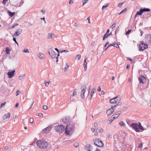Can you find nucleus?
Returning a JSON list of instances; mask_svg holds the SVG:
<instances>
[{"mask_svg": "<svg viewBox=\"0 0 151 151\" xmlns=\"http://www.w3.org/2000/svg\"><path fill=\"white\" fill-rule=\"evenodd\" d=\"M75 128V126L74 125L69 124L65 127V134L66 135H70L73 132Z\"/></svg>", "mask_w": 151, "mask_h": 151, "instance_id": "nucleus-1", "label": "nucleus"}, {"mask_svg": "<svg viewBox=\"0 0 151 151\" xmlns=\"http://www.w3.org/2000/svg\"><path fill=\"white\" fill-rule=\"evenodd\" d=\"M36 144L41 149L45 148L48 145L47 142L44 139H41L37 141Z\"/></svg>", "mask_w": 151, "mask_h": 151, "instance_id": "nucleus-2", "label": "nucleus"}, {"mask_svg": "<svg viewBox=\"0 0 151 151\" xmlns=\"http://www.w3.org/2000/svg\"><path fill=\"white\" fill-rule=\"evenodd\" d=\"M54 129L55 130H56V132H58L60 133H62L64 131L65 128L64 126L60 125L55 126Z\"/></svg>", "mask_w": 151, "mask_h": 151, "instance_id": "nucleus-3", "label": "nucleus"}, {"mask_svg": "<svg viewBox=\"0 0 151 151\" xmlns=\"http://www.w3.org/2000/svg\"><path fill=\"white\" fill-rule=\"evenodd\" d=\"M94 144L99 147H102L104 145L102 141L99 139L96 138L93 140Z\"/></svg>", "mask_w": 151, "mask_h": 151, "instance_id": "nucleus-4", "label": "nucleus"}, {"mask_svg": "<svg viewBox=\"0 0 151 151\" xmlns=\"http://www.w3.org/2000/svg\"><path fill=\"white\" fill-rule=\"evenodd\" d=\"M140 44L139 45V51H142L147 48L148 45L145 43L143 42L142 41L140 42Z\"/></svg>", "mask_w": 151, "mask_h": 151, "instance_id": "nucleus-5", "label": "nucleus"}, {"mask_svg": "<svg viewBox=\"0 0 151 151\" xmlns=\"http://www.w3.org/2000/svg\"><path fill=\"white\" fill-rule=\"evenodd\" d=\"M130 127H132L136 132H139V130L138 128V124L136 123H132L131 124Z\"/></svg>", "mask_w": 151, "mask_h": 151, "instance_id": "nucleus-6", "label": "nucleus"}, {"mask_svg": "<svg viewBox=\"0 0 151 151\" xmlns=\"http://www.w3.org/2000/svg\"><path fill=\"white\" fill-rule=\"evenodd\" d=\"M138 80L140 83L144 84L146 82V79L144 76L141 75L138 78Z\"/></svg>", "mask_w": 151, "mask_h": 151, "instance_id": "nucleus-7", "label": "nucleus"}, {"mask_svg": "<svg viewBox=\"0 0 151 151\" xmlns=\"http://www.w3.org/2000/svg\"><path fill=\"white\" fill-rule=\"evenodd\" d=\"M14 2H12V1H9V3L11 5H12L13 6H15V7H18L20 6L23 3L24 1H23L22 0L20 1V3H19V4L20 5H19L18 4H17V3L16 2V1L17 0H14Z\"/></svg>", "mask_w": 151, "mask_h": 151, "instance_id": "nucleus-8", "label": "nucleus"}, {"mask_svg": "<svg viewBox=\"0 0 151 151\" xmlns=\"http://www.w3.org/2000/svg\"><path fill=\"white\" fill-rule=\"evenodd\" d=\"M118 98L117 100H119V101H121V97H120V96H116L114 98H112L109 101L110 103L111 104H116V101H115V99Z\"/></svg>", "mask_w": 151, "mask_h": 151, "instance_id": "nucleus-9", "label": "nucleus"}, {"mask_svg": "<svg viewBox=\"0 0 151 151\" xmlns=\"http://www.w3.org/2000/svg\"><path fill=\"white\" fill-rule=\"evenodd\" d=\"M48 53L52 58H54L56 57V55L55 52L51 48L49 49Z\"/></svg>", "mask_w": 151, "mask_h": 151, "instance_id": "nucleus-10", "label": "nucleus"}, {"mask_svg": "<svg viewBox=\"0 0 151 151\" xmlns=\"http://www.w3.org/2000/svg\"><path fill=\"white\" fill-rule=\"evenodd\" d=\"M121 113V111H118L115 112L114 114L112 115L111 118L112 119H114L116 118H117L120 115Z\"/></svg>", "mask_w": 151, "mask_h": 151, "instance_id": "nucleus-11", "label": "nucleus"}, {"mask_svg": "<svg viewBox=\"0 0 151 151\" xmlns=\"http://www.w3.org/2000/svg\"><path fill=\"white\" fill-rule=\"evenodd\" d=\"M15 71V70H14L8 72L7 73L8 77L9 78L13 77L14 76Z\"/></svg>", "mask_w": 151, "mask_h": 151, "instance_id": "nucleus-12", "label": "nucleus"}, {"mask_svg": "<svg viewBox=\"0 0 151 151\" xmlns=\"http://www.w3.org/2000/svg\"><path fill=\"white\" fill-rule=\"evenodd\" d=\"M114 111L112 108L111 107L107 110L106 114L107 115H109L112 114Z\"/></svg>", "mask_w": 151, "mask_h": 151, "instance_id": "nucleus-13", "label": "nucleus"}, {"mask_svg": "<svg viewBox=\"0 0 151 151\" xmlns=\"http://www.w3.org/2000/svg\"><path fill=\"white\" fill-rule=\"evenodd\" d=\"M93 147L89 144H87L85 147V149L88 151H91L92 150Z\"/></svg>", "mask_w": 151, "mask_h": 151, "instance_id": "nucleus-14", "label": "nucleus"}, {"mask_svg": "<svg viewBox=\"0 0 151 151\" xmlns=\"http://www.w3.org/2000/svg\"><path fill=\"white\" fill-rule=\"evenodd\" d=\"M70 117L69 116H68L62 119V122L64 123H67L70 121Z\"/></svg>", "mask_w": 151, "mask_h": 151, "instance_id": "nucleus-15", "label": "nucleus"}, {"mask_svg": "<svg viewBox=\"0 0 151 151\" xmlns=\"http://www.w3.org/2000/svg\"><path fill=\"white\" fill-rule=\"evenodd\" d=\"M51 127L50 126H49L48 127H46V128L44 129L42 131L43 132L45 133H47L51 129Z\"/></svg>", "mask_w": 151, "mask_h": 151, "instance_id": "nucleus-16", "label": "nucleus"}, {"mask_svg": "<svg viewBox=\"0 0 151 151\" xmlns=\"http://www.w3.org/2000/svg\"><path fill=\"white\" fill-rule=\"evenodd\" d=\"M22 30L21 29H18L14 34V35L15 36H18L22 33Z\"/></svg>", "mask_w": 151, "mask_h": 151, "instance_id": "nucleus-17", "label": "nucleus"}, {"mask_svg": "<svg viewBox=\"0 0 151 151\" xmlns=\"http://www.w3.org/2000/svg\"><path fill=\"white\" fill-rule=\"evenodd\" d=\"M143 13V12H142V10L141 8L139 9V11H137V12L136 14L134 16V17H135V18H136L137 16V15H141Z\"/></svg>", "mask_w": 151, "mask_h": 151, "instance_id": "nucleus-18", "label": "nucleus"}, {"mask_svg": "<svg viewBox=\"0 0 151 151\" xmlns=\"http://www.w3.org/2000/svg\"><path fill=\"white\" fill-rule=\"evenodd\" d=\"M81 88L82 89V93H83L84 94L85 93V92L86 90V86L85 85L82 86Z\"/></svg>", "mask_w": 151, "mask_h": 151, "instance_id": "nucleus-19", "label": "nucleus"}, {"mask_svg": "<svg viewBox=\"0 0 151 151\" xmlns=\"http://www.w3.org/2000/svg\"><path fill=\"white\" fill-rule=\"evenodd\" d=\"M151 16L150 14L149 13H144L143 15V17L144 19H147L150 16Z\"/></svg>", "mask_w": 151, "mask_h": 151, "instance_id": "nucleus-20", "label": "nucleus"}, {"mask_svg": "<svg viewBox=\"0 0 151 151\" xmlns=\"http://www.w3.org/2000/svg\"><path fill=\"white\" fill-rule=\"evenodd\" d=\"M122 104V103L120 102H119V103L115 105L114 106H111V108H112L113 109L114 111L116 107L119 106H121Z\"/></svg>", "mask_w": 151, "mask_h": 151, "instance_id": "nucleus-21", "label": "nucleus"}, {"mask_svg": "<svg viewBox=\"0 0 151 151\" xmlns=\"http://www.w3.org/2000/svg\"><path fill=\"white\" fill-rule=\"evenodd\" d=\"M110 47L113 46L115 47H116L117 48H119V47L118 45V44H117L116 42H114L112 44H111L109 45Z\"/></svg>", "mask_w": 151, "mask_h": 151, "instance_id": "nucleus-22", "label": "nucleus"}, {"mask_svg": "<svg viewBox=\"0 0 151 151\" xmlns=\"http://www.w3.org/2000/svg\"><path fill=\"white\" fill-rule=\"evenodd\" d=\"M48 39H51L55 36V35L53 33H49L47 35Z\"/></svg>", "mask_w": 151, "mask_h": 151, "instance_id": "nucleus-23", "label": "nucleus"}, {"mask_svg": "<svg viewBox=\"0 0 151 151\" xmlns=\"http://www.w3.org/2000/svg\"><path fill=\"white\" fill-rule=\"evenodd\" d=\"M38 56L40 58L42 59H45V58L44 55L41 53H39L38 54Z\"/></svg>", "mask_w": 151, "mask_h": 151, "instance_id": "nucleus-24", "label": "nucleus"}, {"mask_svg": "<svg viewBox=\"0 0 151 151\" xmlns=\"http://www.w3.org/2000/svg\"><path fill=\"white\" fill-rule=\"evenodd\" d=\"M11 49L8 47H6V54H9Z\"/></svg>", "mask_w": 151, "mask_h": 151, "instance_id": "nucleus-25", "label": "nucleus"}, {"mask_svg": "<svg viewBox=\"0 0 151 151\" xmlns=\"http://www.w3.org/2000/svg\"><path fill=\"white\" fill-rule=\"evenodd\" d=\"M142 10V11L143 12H149L150 10V9L149 8H141Z\"/></svg>", "mask_w": 151, "mask_h": 151, "instance_id": "nucleus-26", "label": "nucleus"}, {"mask_svg": "<svg viewBox=\"0 0 151 151\" xmlns=\"http://www.w3.org/2000/svg\"><path fill=\"white\" fill-rule=\"evenodd\" d=\"M65 67L63 68L65 72L68 69L69 67V65L67 63H65Z\"/></svg>", "mask_w": 151, "mask_h": 151, "instance_id": "nucleus-27", "label": "nucleus"}, {"mask_svg": "<svg viewBox=\"0 0 151 151\" xmlns=\"http://www.w3.org/2000/svg\"><path fill=\"white\" fill-rule=\"evenodd\" d=\"M8 12L9 16L10 17H13L15 14V12H12L9 11H8Z\"/></svg>", "mask_w": 151, "mask_h": 151, "instance_id": "nucleus-28", "label": "nucleus"}, {"mask_svg": "<svg viewBox=\"0 0 151 151\" xmlns=\"http://www.w3.org/2000/svg\"><path fill=\"white\" fill-rule=\"evenodd\" d=\"M10 113H9L6 114L4 115V117H5V118H4V119L9 118L10 116Z\"/></svg>", "mask_w": 151, "mask_h": 151, "instance_id": "nucleus-29", "label": "nucleus"}, {"mask_svg": "<svg viewBox=\"0 0 151 151\" xmlns=\"http://www.w3.org/2000/svg\"><path fill=\"white\" fill-rule=\"evenodd\" d=\"M94 129L96 130H97L98 128V124L96 122H95L94 123Z\"/></svg>", "mask_w": 151, "mask_h": 151, "instance_id": "nucleus-30", "label": "nucleus"}, {"mask_svg": "<svg viewBox=\"0 0 151 151\" xmlns=\"http://www.w3.org/2000/svg\"><path fill=\"white\" fill-rule=\"evenodd\" d=\"M127 11V9L126 8L124 9L123 10H122L121 12L118 14L119 15H120L121 14L126 12Z\"/></svg>", "mask_w": 151, "mask_h": 151, "instance_id": "nucleus-31", "label": "nucleus"}, {"mask_svg": "<svg viewBox=\"0 0 151 151\" xmlns=\"http://www.w3.org/2000/svg\"><path fill=\"white\" fill-rule=\"evenodd\" d=\"M96 91V89L95 88L93 89L90 95H91V98H92V96L93 94L94 93L95 91Z\"/></svg>", "mask_w": 151, "mask_h": 151, "instance_id": "nucleus-32", "label": "nucleus"}, {"mask_svg": "<svg viewBox=\"0 0 151 151\" xmlns=\"http://www.w3.org/2000/svg\"><path fill=\"white\" fill-rule=\"evenodd\" d=\"M109 36L108 34L106 33L105 34V35H104L103 38V40H105L106 38H107Z\"/></svg>", "mask_w": 151, "mask_h": 151, "instance_id": "nucleus-33", "label": "nucleus"}, {"mask_svg": "<svg viewBox=\"0 0 151 151\" xmlns=\"http://www.w3.org/2000/svg\"><path fill=\"white\" fill-rule=\"evenodd\" d=\"M87 60V58L86 57H85V58L84 60V63H83V66H87V62L86 61Z\"/></svg>", "mask_w": 151, "mask_h": 151, "instance_id": "nucleus-34", "label": "nucleus"}, {"mask_svg": "<svg viewBox=\"0 0 151 151\" xmlns=\"http://www.w3.org/2000/svg\"><path fill=\"white\" fill-rule=\"evenodd\" d=\"M119 124L121 126H123V127H125V124H124V123L122 121H121L119 123Z\"/></svg>", "mask_w": 151, "mask_h": 151, "instance_id": "nucleus-35", "label": "nucleus"}, {"mask_svg": "<svg viewBox=\"0 0 151 151\" xmlns=\"http://www.w3.org/2000/svg\"><path fill=\"white\" fill-rule=\"evenodd\" d=\"M25 74L22 75L21 74L19 76V79L20 80H21L22 79V78L24 76Z\"/></svg>", "mask_w": 151, "mask_h": 151, "instance_id": "nucleus-36", "label": "nucleus"}, {"mask_svg": "<svg viewBox=\"0 0 151 151\" xmlns=\"http://www.w3.org/2000/svg\"><path fill=\"white\" fill-rule=\"evenodd\" d=\"M6 104V102L1 103L0 106V109H1L3 106H4Z\"/></svg>", "mask_w": 151, "mask_h": 151, "instance_id": "nucleus-37", "label": "nucleus"}, {"mask_svg": "<svg viewBox=\"0 0 151 151\" xmlns=\"http://www.w3.org/2000/svg\"><path fill=\"white\" fill-rule=\"evenodd\" d=\"M109 5V4H106L105 5L103 6H102V10H103L104 9L106 8Z\"/></svg>", "mask_w": 151, "mask_h": 151, "instance_id": "nucleus-38", "label": "nucleus"}, {"mask_svg": "<svg viewBox=\"0 0 151 151\" xmlns=\"http://www.w3.org/2000/svg\"><path fill=\"white\" fill-rule=\"evenodd\" d=\"M29 50L27 49H24V50H23L22 51V52H24L29 53Z\"/></svg>", "mask_w": 151, "mask_h": 151, "instance_id": "nucleus-39", "label": "nucleus"}, {"mask_svg": "<svg viewBox=\"0 0 151 151\" xmlns=\"http://www.w3.org/2000/svg\"><path fill=\"white\" fill-rule=\"evenodd\" d=\"M77 94V92L76 89H75L74 90L73 92V96L76 95Z\"/></svg>", "mask_w": 151, "mask_h": 151, "instance_id": "nucleus-40", "label": "nucleus"}, {"mask_svg": "<svg viewBox=\"0 0 151 151\" xmlns=\"http://www.w3.org/2000/svg\"><path fill=\"white\" fill-rule=\"evenodd\" d=\"M124 2H125L124 1L123 2L120 3L119 4H118V7H119L121 8L122 7V6L123 4L124 3Z\"/></svg>", "mask_w": 151, "mask_h": 151, "instance_id": "nucleus-41", "label": "nucleus"}, {"mask_svg": "<svg viewBox=\"0 0 151 151\" xmlns=\"http://www.w3.org/2000/svg\"><path fill=\"white\" fill-rule=\"evenodd\" d=\"M50 82V81H48V82H46V81L45 82V86L46 87H48L49 85V83Z\"/></svg>", "mask_w": 151, "mask_h": 151, "instance_id": "nucleus-42", "label": "nucleus"}, {"mask_svg": "<svg viewBox=\"0 0 151 151\" xmlns=\"http://www.w3.org/2000/svg\"><path fill=\"white\" fill-rule=\"evenodd\" d=\"M88 0H83V6L84 4H86V3H88Z\"/></svg>", "mask_w": 151, "mask_h": 151, "instance_id": "nucleus-43", "label": "nucleus"}, {"mask_svg": "<svg viewBox=\"0 0 151 151\" xmlns=\"http://www.w3.org/2000/svg\"><path fill=\"white\" fill-rule=\"evenodd\" d=\"M132 31L131 29H128L127 31L126 32V35H129V33L131 32Z\"/></svg>", "mask_w": 151, "mask_h": 151, "instance_id": "nucleus-44", "label": "nucleus"}, {"mask_svg": "<svg viewBox=\"0 0 151 151\" xmlns=\"http://www.w3.org/2000/svg\"><path fill=\"white\" fill-rule=\"evenodd\" d=\"M81 96L82 99H84V98H85L84 94V93H82L81 92Z\"/></svg>", "mask_w": 151, "mask_h": 151, "instance_id": "nucleus-45", "label": "nucleus"}, {"mask_svg": "<svg viewBox=\"0 0 151 151\" xmlns=\"http://www.w3.org/2000/svg\"><path fill=\"white\" fill-rule=\"evenodd\" d=\"M81 55H76V57L77 58V59L79 60L81 58Z\"/></svg>", "mask_w": 151, "mask_h": 151, "instance_id": "nucleus-46", "label": "nucleus"}, {"mask_svg": "<svg viewBox=\"0 0 151 151\" xmlns=\"http://www.w3.org/2000/svg\"><path fill=\"white\" fill-rule=\"evenodd\" d=\"M119 27H117V28H116V29L115 31V35H116V34L117 32H118L119 31Z\"/></svg>", "mask_w": 151, "mask_h": 151, "instance_id": "nucleus-47", "label": "nucleus"}, {"mask_svg": "<svg viewBox=\"0 0 151 151\" xmlns=\"http://www.w3.org/2000/svg\"><path fill=\"white\" fill-rule=\"evenodd\" d=\"M138 128L139 129L142 131L144 130V128L142 125H139V126L138 127Z\"/></svg>", "mask_w": 151, "mask_h": 151, "instance_id": "nucleus-48", "label": "nucleus"}, {"mask_svg": "<svg viewBox=\"0 0 151 151\" xmlns=\"http://www.w3.org/2000/svg\"><path fill=\"white\" fill-rule=\"evenodd\" d=\"M78 145V142H75L74 143L73 146L75 147H77Z\"/></svg>", "mask_w": 151, "mask_h": 151, "instance_id": "nucleus-49", "label": "nucleus"}, {"mask_svg": "<svg viewBox=\"0 0 151 151\" xmlns=\"http://www.w3.org/2000/svg\"><path fill=\"white\" fill-rule=\"evenodd\" d=\"M115 23H114L110 27L111 29H113L114 27H115Z\"/></svg>", "mask_w": 151, "mask_h": 151, "instance_id": "nucleus-50", "label": "nucleus"}, {"mask_svg": "<svg viewBox=\"0 0 151 151\" xmlns=\"http://www.w3.org/2000/svg\"><path fill=\"white\" fill-rule=\"evenodd\" d=\"M114 119H111L108 120L107 121V123L108 124H110L113 120Z\"/></svg>", "mask_w": 151, "mask_h": 151, "instance_id": "nucleus-51", "label": "nucleus"}, {"mask_svg": "<svg viewBox=\"0 0 151 151\" xmlns=\"http://www.w3.org/2000/svg\"><path fill=\"white\" fill-rule=\"evenodd\" d=\"M34 121V119L32 118H31L29 119V122L30 123H32Z\"/></svg>", "mask_w": 151, "mask_h": 151, "instance_id": "nucleus-52", "label": "nucleus"}, {"mask_svg": "<svg viewBox=\"0 0 151 151\" xmlns=\"http://www.w3.org/2000/svg\"><path fill=\"white\" fill-rule=\"evenodd\" d=\"M103 131V129L102 128H101L99 129L98 132L99 133L102 132Z\"/></svg>", "mask_w": 151, "mask_h": 151, "instance_id": "nucleus-53", "label": "nucleus"}, {"mask_svg": "<svg viewBox=\"0 0 151 151\" xmlns=\"http://www.w3.org/2000/svg\"><path fill=\"white\" fill-rule=\"evenodd\" d=\"M43 108L44 110H46L47 109V106L46 105H44Z\"/></svg>", "mask_w": 151, "mask_h": 151, "instance_id": "nucleus-54", "label": "nucleus"}, {"mask_svg": "<svg viewBox=\"0 0 151 151\" xmlns=\"http://www.w3.org/2000/svg\"><path fill=\"white\" fill-rule=\"evenodd\" d=\"M69 52V51H68V50H63L61 51L60 52L61 53H62L63 52Z\"/></svg>", "mask_w": 151, "mask_h": 151, "instance_id": "nucleus-55", "label": "nucleus"}, {"mask_svg": "<svg viewBox=\"0 0 151 151\" xmlns=\"http://www.w3.org/2000/svg\"><path fill=\"white\" fill-rule=\"evenodd\" d=\"M8 0H3L2 1V3L4 5H5V4L6 3L7 1H8Z\"/></svg>", "mask_w": 151, "mask_h": 151, "instance_id": "nucleus-56", "label": "nucleus"}, {"mask_svg": "<svg viewBox=\"0 0 151 151\" xmlns=\"http://www.w3.org/2000/svg\"><path fill=\"white\" fill-rule=\"evenodd\" d=\"M13 40L18 45V43H17V41H16V38H14V37L13 38Z\"/></svg>", "mask_w": 151, "mask_h": 151, "instance_id": "nucleus-57", "label": "nucleus"}, {"mask_svg": "<svg viewBox=\"0 0 151 151\" xmlns=\"http://www.w3.org/2000/svg\"><path fill=\"white\" fill-rule=\"evenodd\" d=\"M41 12H42L43 14H45V10H44V9H43L41 11Z\"/></svg>", "mask_w": 151, "mask_h": 151, "instance_id": "nucleus-58", "label": "nucleus"}, {"mask_svg": "<svg viewBox=\"0 0 151 151\" xmlns=\"http://www.w3.org/2000/svg\"><path fill=\"white\" fill-rule=\"evenodd\" d=\"M19 90H17L16 93V96H17L19 94Z\"/></svg>", "mask_w": 151, "mask_h": 151, "instance_id": "nucleus-59", "label": "nucleus"}, {"mask_svg": "<svg viewBox=\"0 0 151 151\" xmlns=\"http://www.w3.org/2000/svg\"><path fill=\"white\" fill-rule=\"evenodd\" d=\"M37 116L40 117H41L43 115L42 113H39Z\"/></svg>", "mask_w": 151, "mask_h": 151, "instance_id": "nucleus-60", "label": "nucleus"}, {"mask_svg": "<svg viewBox=\"0 0 151 151\" xmlns=\"http://www.w3.org/2000/svg\"><path fill=\"white\" fill-rule=\"evenodd\" d=\"M78 22H75L74 23V25L76 27H77L78 26Z\"/></svg>", "mask_w": 151, "mask_h": 151, "instance_id": "nucleus-61", "label": "nucleus"}, {"mask_svg": "<svg viewBox=\"0 0 151 151\" xmlns=\"http://www.w3.org/2000/svg\"><path fill=\"white\" fill-rule=\"evenodd\" d=\"M69 3L70 4H72L73 3V1L72 0H70L69 1Z\"/></svg>", "mask_w": 151, "mask_h": 151, "instance_id": "nucleus-62", "label": "nucleus"}, {"mask_svg": "<svg viewBox=\"0 0 151 151\" xmlns=\"http://www.w3.org/2000/svg\"><path fill=\"white\" fill-rule=\"evenodd\" d=\"M143 145V144L142 143H141L139 145L138 147L139 148L141 147Z\"/></svg>", "mask_w": 151, "mask_h": 151, "instance_id": "nucleus-63", "label": "nucleus"}, {"mask_svg": "<svg viewBox=\"0 0 151 151\" xmlns=\"http://www.w3.org/2000/svg\"><path fill=\"white\" fill-rule=\"evenodd\" d=\"M91 130L92 132L93 133L95 131V129L93 128H91Z\"/></svg>", "mask_w": 151, "mask_h": 151, "instance_id": "nucleus-64", "label": "nucleus"}]
</instances>
